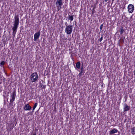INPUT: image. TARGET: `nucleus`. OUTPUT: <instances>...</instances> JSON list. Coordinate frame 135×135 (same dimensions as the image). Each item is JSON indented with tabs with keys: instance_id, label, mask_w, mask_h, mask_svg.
I'll list each match as a JSON object with an SVG mask.
<instances>
[{
	"instance_id": "obj_1",
	"label": "nucleus",
	"mask_w": 135,
	"mask_h": 135,
	"mask_svg": "<svg viewBox=\"0 0 135 135\" xmlns=\"http://www.w3.org/2000/svg\"><path fill=\"white\" fill-rule=\"evenodd\" d=\"M18 15L16 16L15 15V21L14 22L13 26L12 27L13 30V37L14 38L15 36V35L17 31L19 23V18Z\"/></svg>"
},
{
	"instance_id": "obj_2",
	"label": "nucleus",
	"mask_w": 135,
	"mask_h": 135,
	"mask_svg": "<svg viewBox=\"0 0 135 135\" xmlns=\"http://www.w3.org/2000/svg\"><path fill=\"white\" fill-rule=\"evenodd\" d=\"M16 96V92L15 91H14L11 93V99H10V102L9 104L10 106L12 107L13 106V101H14L15 100Z\"/></svg>"
},
{
	"instance_id": "obj_3",
	"label": "nucleus",
	"mask_w": 135,
	"mask_h": 135,
	"mask_svg": "<svg viewBox=\"0 0 135 135\" xmlns=\"http://www.w3.org/2000/svg\"><path fill=\"white\" fill-rule=\"evenodd\" d=\"M30 77L31 81L32 82L36 81L38 79V75L36 72L32 74Z\"/></svg>"
},
{
	"instance_id": "obj_4",
	"label": "nucleus",
	"mask_w": 135,
	"mask_h": 135,
	"mask_svg": "<svg viewBox=\"0 0 135 135\" xmlns=\"http://www.w3.org/2000/svg\"><path fill=\"white\" fill-rule=\"evenodd\" d=\"M73 26L69 25L66 27L65 29V32L68 35L70 34L72 32Z\"/></svg>"
},
{
	"instance_id": "obj_5",
	"label": "nucleus",
	"mask_w": 135,
	"mask_h": 135,
	"mask_svg": "<svg viewBox=\"0 0 135 135\" xmlns=\"http://www.w3.org/2000/svg\"><path fill=\"white\" fill-rule=\"evenodd\" d=\"M62 0H57L56 2V4L58 11H59L61 8V6L63 4Z\"/></svg>"
},
{
	"instance_id": "obj_6",
	"label": "nucleus",
	"mask_w": 135,
	"mask_h": 135,
	"mask_svg": "<svg viewBox=\"0 0 135 135\" xmlns=\"http://www.w3.org/2000/svg\"><path fill=\"white\" fill-rule=\"evenodd\" d=\"M128 8L129 12L132 13L133 12L134 7L133 5L130 4L128 6Z\"/></svg>"
},
{
	"instance_id": "obj_7",
	"label": "nucleus",
	"mask_w": 135,
	"mask_h": 135,
	"mask_svg": "<svg viewBox=\"0 0 135 135\" xmlns=\"http://www.w3.org/2000/svg\"><path fill=\"white\" fill-rule=\"evenodd\" d=\"M40 34V32L39 31L36 33L34 35V40L36 41L39 38Z\"/></svg>"
},
{
	"instance_id": "obj_8",
	"label": "nucleus",
	"mask_w": 135,
	"mask_h": 135,
	"mask_svg": "<svg viewBox=\"0 0 135 135\" xmlns=\"http://www.w3.org/2000/svg\"><path fill=\"white\" fill-rule=\"evenodd\" d=\"M23 108L25 110H29L31 109V107L28 104H27L24 106Z\"/></svg>"
},
{
	"instance_id": "obj_9",
	"label": "nucleus",
	"mask_w": 135,
	"mask_h": 135,
	"mask_svg": "<svg viewBox=\"0 0 135 135\" xmlns=\"http://www.w3.org/2000/svg\"><path fill=\"white\" fill-rule=\"evenodd\" d=\"M124 112L127 111L129 110L130 109V106H128L126 104H124Z\"/></svg>"
},
{
	"instance_id": "obj_10",
	"label": "nucleus",
	"mask_w": 135,
	"mask_h": 135,
	"mask_svg": "<svg viewBox=\"0 0 135 135\" xmlns=\"http://www.w3.org/2000/svg\"><path fill=\"white\" fill-rule=\"evenodd\" d=\"M131 133L133 135L135 134V127H133L131 129Z\"/></svg>"
},
{
	"instance_id": "obj_11",
	"label": "nucleus",
	"mask_w": 135,
	"mask_h": 135,
	"mask_svg": "<svg viewBox=\"0 0 135 135\" xmlns=\"http://www.w3.org/2000/svg\"><path fill=\"white\" fill-rule=\"evenodd\" d=\"M80 62H77L76 64V66L77 68L79 69L80 67Z\"/></svg>"
},
{
	"instance_id": "obj_12",
	"label": "nucleus",
	"mask_w": 135,
	"mask_h": 135,
	"mask_svg": "<svg viewBox=\"0 0 135 135\" xmlns=\"http://www.w3.org/2000/svg\"><path fill=\"white\" fill-rule=\"evenodd\" d=\"M68 18L69 20H70V22H71V21H72L74 19L72 15H69V16Z\"/></svg>"
},
{
	"instance_id": "obj_13",
	"label": "nucleus",
	"mask_w": 135,
	"mask_h": 135,
	"mask_svg": "<svg viewBox=\"0 0 135 135\" xmlns=\"http://www.w3.org/2000/svg\"><path fill=\"white\" fill-rule=\"evenodd\" d=\"M5 62L4 61H2L0 63V66L1 67H3V66L5 64Z\"/></svg>"
},
{
	"instance_id": "obj_14",
	"label": "nucleus",
	"mask_w": 135,
	"mask_h": 135,
	"mask_svg": "<svg viewBox=\"0 0 135 135\" xmlns=\"http://www.w3.org/2000/svg\"><path fill=\"white\" fill-rule=\"evenodd\" d=\"M120 34L121 35H122L124 32V30L123 27H122L121 28H120Z\"/></svg>"
},
{
	"instance_id": "obj_15",
	"label": "nucleus",
	"mask_w": 135,
	"mask_h": 135,
	"mask_svg": "<svg viewBox=\"0 0 135 135\" xmlns=\"http://www.w3.org/2000/svg\"><path fill=\"white\" fill-rule=\"evenodd\" d=\"M37 103H35V104H34V105L33 108V110H34L35 108L37 106Z\"/></svg>"
},
{
	"instance_id": "obj_16",
	"label": "nucleus",
	"mask_w": 135,
	"mask_h": 135,
	"mask_svg": "<svg viewBox=\"0 0 135 135\" xmlns=\"http://www.w3.org/2000/svg\"><path fill=\"white\" fill-rule=\"evenodd\" d=\"M103 24H102L101 25L100 27V31H101L102 29V28L103 27Z\"/></svg>"
},
{
	"instance_id": "obj_17",
	"label": "nucleus",
	"mask_w": 135,
	"mask_h": 135,
	"mask_svg": "<svg viewBox=\"0 0 135 135\" xmlns=\"http://www.w3.org/2000/svg\"><path fill=\"white\" fill-rule=\"evenodd\" d=\"M103 36L102 35L101 37L99 39V41L100 42H101L102 40H103Z\"/></svg>"
},
{
	"instance_id": "obj_18",
	"label": "nucleus",
	"mask_w": 135,
	"mask_h": 135,
	"mask_svg": "<svg viewBox=\"0 0 135 135\" xmlns=\"http://www.w3.org/2000/svg\"><path fill=\"white\" fill-rule=\"evenodd\" d=\"M95 8V7H93V11H92V13H94L95 12V10L94 9Z\"/></svg>"
},
{
	"instance_id": "obj_19",
	"label": "nucleus",
	"mask_w": 135,
	"mask_h": 135,
	"mask_svg": "<svg viewBox=\"0 0 135 135\" xmlns=\"http://www.w3.org/2000/svg\"><path fill=\"white\" fill-rule=\"evenodd\" d=\"M83 75V73H81V72H80L79 74V75L80 76H82V75Z\"/></svg>"
},
{
	"instance_id": "obj_20",
	"label": "nucleus",
	"mask_w": 135,
	"mask_h": 135,
	"mask_svg": "<svg viewBox=\"0 0 135 135\" xmlns=\"http://www.w3.org/2000/svg\"><path fill=\"white\" fill-rule=\"evenodd\" d=\"M83 66H83V63H82V65H81V69H84Z\"/></svg>"
},
{
	"instance_id": "obj_21",
	"label": "nucleus",
	"mask_w": 135,
	"mask_h": 135,
	"mask_svg": "<svg viewBox=\"0 0 135 135\" xmlns=\"http://www.w3.org/2000/svg\"><path fill=\"white\" fill-rule=\"evenodd\" d=\"M80 72L83 73L84 72V69H80Z\"/></svg>"
},
{
	"instance_id": "obj_22",
	"label": "nucleus",
	"mask_w": 135,
	"mask_h": 135,
	"mask_svg": "<svg viewBox=\"0 0 135 135\" xmlns=\"http://www.w3.org/2000/svg\"><path fill=\"white\" fill-rule=\"evenodd\" d=\"M65 25L66 26V27H67L69 26L68 25V24L67 23V22H65Z\"/></svg>"
},
{
	"instance_id": "obj_23",
	"label": "nucleus",
	"mask_w": 135,
	"mask_h": 135,
	"mask_svg": "<svg viewBox=\"0 0 135 135\" xmlns=\"http://www.w3.org/2000/svg\"><path fill=\"white\" fill-rule=\"evenodd\" d=\"M46 87V85H43L42 87V88L45 89Z\"/></svg>"
},
{
	"instance_id": "obj_24",
	"label": "nucleus",
	"mask_w": 135,
	"mask_h": 135,
	"mask_svg": "<svg viewBox=\"0 0 135 135\" xmlns=\"http://www.w3.org/2000/svg\"><path fill=\"white\" fill-rule=\"evenodd\" d=\"M34 110H33V109H32V113L34 112Z\"/></svg>"
},
{
	"instance_id": "obj_25",
	"label": "nucleus",
	"mask_w": 135,
	"mask_h": 135,
	"mask_svg": "<svg viewBox=\"0 0 135 135\" xmlns=\"http://www.w3.org/2000/svg\"><path fill=\"white\" fill-rule=\"evenodd\" d=\"M122 43H123L124 42V40H123L122 42H121Z\"/></svg>"
},
{
	"instance_id": "obj_26",
	"label": "nucleus",
	"mask_w": 135,
	"mask_h": 135,
	"mask_svg": "<svg viewBox=\"0 0 135 135\" xmlns=\"http://www.w3.org/2000/svg\"><path fill=\"white\" fill-rule=\"evenodd\" d=\"M105 2H106L108 1V0H104Z\"/></svg>"
},
{
	"instance_id": "obj_27",
	"label": "nucleus",
	"mask_w": 135,
	"mask_h": 135,
	"mask_svg": "<svg viewBox=\"0 0 135 135\" xmlns=\"http://www.w3.org/2000/svg\"><path fill=\"white\" fill-rule=\"evenodd\" d=\"M134 75H135V70L134 71Z\"/></svg>"
},
{
	"instance_id": "obj_28",
	"label": "nucleus",
	"mask_w": 135,
	"mask_h": 135,
	"mask_svg": "<svg viewBox=\"0 0 135 135\" xmlns=\"http://www.w3.org/2000/svg\"><path fill=\"white\" fill-rule=\"evenodd\" d=\"M114 0H112V2H113V1H114Z\"/></svg>"
}]
</instances>
